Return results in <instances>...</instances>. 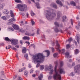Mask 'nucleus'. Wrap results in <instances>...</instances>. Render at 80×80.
Masks as SVG:
<instances>
[{
    "mask_svg": "<svg viewBox=\"0 0 80 80\" xmlns=\"http://www.w3.org/2000/svg\"><path fill=\"white\" fill-rule=\"evenodd\" d=\"M60 12L58 11V14H57V19H59L60 18Z\"/></svg>",
    "mask_w": 80,
    "mask_h": 80,
    "instance_id": "f3484780",
    "label": "nucleus"
},
{
    "mask_svg": "<svg viewBox=\"0 0 80 80\" xmlns=\"http://www.w3.org/2000/svg\"><path fill=\"white\" fill-rule=\"evenodd\" d=\"M12 49L13 50H15V51H17V48H12Z\"/></svg>",
    "mask_w": 80,
    "mask_h": 80,
    "instance_id": "09e8293b",
    "label": "nucleus"
},
{
    "mask_svg": "<svg viewBox=\"0 0 80 80\" xmlns=\"http://www.w3.org/2000/svg\"><path fill=\"white\" fill-rule=\"evenodd\" d=\"M17 8H18V9H19L20 12H23V11H24V10H27V6L25 4H19L17 5Z\"/></svg>",
    "mask_w": 80,
    "mask_h": 80,
    "instance_id": "39448f33",
    "label": "nucleus"
},
{
    "mask_svg": "<svg viewBox=\"0 0 80 80\" xmlns=\"http://www.w3.org/2000/svg\"><path fill=\"white\" fill-rule=\"evenodd\" d=\"M74 43H75V44L76 46V47H77L78 45H77V42L76 41L74 40Z\"/></svg>",
    "mask_w": 80,
    "mask_h": 80,
    "instance_id": "49530a36",
    "label": "nucleus"
},
{
    "mask_svg": "<svg viewBox=\"0 0 80 80\" xmlns=\"http://www.w3.org/2000/svg\"><path fill=\"white\" fill-rule=\"evenodd\" d=\"M45 52H47V56L48 57L50 55V51L48 50H46L44 51Z\"/></svg>",
    "mask_w": 80,
    "mask_h": 80,
    "instance_id": "a878e982",
    "label": "nucleus"
},
{
    "mask_svg": "<svg viewBox=\"0 0 80 80\" xmlns=\"http://www.w3.org/2000/svg\"><path fill=\"white\" fill-rule=\"evenodd\" d=\"M26 69V68H25L24 67L22 68L21 69H20L19 70V72H23V70H25Z\"/></svg>",
    "mask_w": 80,
    "mask_h": 80,
    "instance_id": "b1692460",
    "label": "nucleus"
},
{
    "mask_svg": "<svg viewBox=\"0 0 80 80\" xmlns=\"http://www.w3.org/2000/svg\"><path fill=\"white\" fill-rule=\"evenodd\" d=\"M18 80H23V79L20 77H18Z\"/></svg>",
    "mask_w": 80,
    "mask_h": 80,
    "instance_id": "c03bdc74",
    "label": "nucleus"
},
{
    "mask_svg": "<svg viewBox=\"0 0 80 80\" xmlns=\"http://www.w3.org/2000/svg\"><path fill=\"white\" fill-rule=\"evenodd\" d=\"M6 16L8 18H10V16L9 15H8V14H7L6 15Z\"/></svg>",
    "mask_w": 80,
    "mask_h": 80,
    "instance_id": "13d9d810",
    "label": "nucleus"
},
{
    "mask_svg": "<svg viewBox=\"0 0 80 80\" xmlns=\"http://www.w3.org/2000/svg\"><path fill=\"white\" fill-rule=\"evenodd\" d=\"M72 66H74L75 65V63L73 62L72 64Z\"/></svg>",
    "mask_w": 80,
    "mask_h": 80,
    "instance_id": "774afa93",
    "label": "nucleus"
},
{
    "mask_svg": "<svg viewBox=\"0 0 80 80\" xmlns=\"http://www.w3.org/2000/svg\"><path fill=\"white\" fill-rule=\"evenodd\" d=\"M25 35H27L28 36H30V33L29 32H27L25 33Z\"/></svg>",
    "mask_w": 80,
    "mask_h": 80,
    "instance_id": "4c0bfd02",
    "label": "nucleus"
},
{
    "mask_svg": "<svg viewBox=\"0 0 80 80\" xmlns=\"http://www.w3.org/2000/svg\"><path fill=\"white\" fill-rule=\"evenodd\" d=\"M39 66H40V64L39 63H38L37 65L36 66V67L37 68H38V67H39Z\"/></svg>",
    "mask_w": 80,
    "mask_h": 80,
    "instance_id": "6e6d98bb",
    "label": "nucleus"
},
{
    "mask_svg": "<svg viewBox=\"0 0 80 80\" xmlns=\"http://www.w3.org/2000/svg\"><path fill=\"white\" fill-rule=\"evenodd\" d=\"M34 35H35V33H33L32 34H30V36H34Z\"/></svg>",
    "mask_w": 80,
    "mask_h": 80,
    "instance_id": "603ef678",
    "label": "nucleus"
},
{
    "mask_svg": "<svg viewBox=\"0 0 80 80\" xmlns=\"http://www.w3.org/2000/svg\"><path fill=\"white\" fill-rule=\"evenodd\" d=\"M15 2H17V3H20L21 1L20 0H16Z\"/></svg>",
    "mask_w": 80,
    "mask_h": 80,
    "instance_id": "79ce46f5",
    "label": "nucleus"
},
{
    "mask_svg": "<svg viewBox=\"0 0 80 80\" xmlns=\"http://www.w3.org/2000/svg\"><path fill=\"white\" fill-rule=\"evenodd\" d=\"M56 3L58 4L59 5H60L61 6H63V4L62 3V2L61 1H59V0H57L56 1Z\"/></svg>",
    "mask_w": 80,
    "mask_h": 80,
    "instance_id": "dca6fc26",
    "label": "nucleus"
},
{
    "mask_svg": "<svg viewBox=\"0 0 80 80\" xmlns=\"http://www.w3.org/2000/svg\"><path fill=\"white\" fill-rule=\"evenodd\" d=\"M51 48L52 50V52H54V51H55V49H54V48Z\"/></svg>",
    "mask_w": 80,
    "mask_h": 80,
    "instance_id": "de8ad7c7",
    "label": "nucleus"
},
{
    "mask_svg": "<svg viewBox=\"0 0 80 80\" xmlns=\"http://www.w3.org/2000/svg\"><path fill=\"white\" fill-rule=\"evenodd\" d=\"M2 18L4 20H7V18H6V17H5V16H2Z\"/></svg>",
    "mask_w": 80,
    "mask_h": 80,
    "instance_id": "f704fd0d",
    "label": "nucleus"
},
{
    "mask_svg": "<svg viewBox=\"0 0 80 80\" xmlns=\"http://www.w3.org/2000/svg\"><path fill=\"white\" fill-rule=\"evenodd\" d=\"M32 59L34 62H42L45 59V57L43 55V54L39 53L33 56Z\"/></svg>",
    "mask_w": 80,
    "mask_h": 80,
    "instance_id": "7ed1b4c3",
    "label": "nucleus"
},
{
    "mask_svg": "<svg viewBox=\"0 0 80 80\" xmlns=\"http://www.w3.org/2000/svg\"><path fill=\"white\" fill-rule=\"evenodd\" d=\"M45 13L46 14V18L48 20H52L54 17H55L57 14L56 12L53 9L50 10L49 12L46 11Z\"/></svg>",
    "mask_w": 80,
    "mask_h": 80,
    "instance_id": "f03ea898",
    "label": "nucleus"
},
{
    "mask_svg": "<svg viewBox=\"0 0 80 80\" xmlns=\"http://www.w3.org/2000/svg\"><path fill=\"white\" fill-rule=\"evenodd\" d=\"M70 47V44H68L66 45V48H67V49H68V48H69Z\"/></svg>",
    "mask_w": 80,
    "mask_h": 80,
    "instance_id": "72a5a7b5",
    "label": "nucleus"
},
{
    "mask_svg": "<svg viewBox=\"0 0 80 80\" xmlns=\"http://www.w3.org/2000/svg\"><path fill=\"white\" fill-rule=\"evenodd\" d=\"M27 52V48H23L22 50V52L23 53H25L26 52Z\"/></svg>",
    "mask_w": 80,
    "mask_h": 80,
    "instance_id": "6ab92c4d",
    "label": "nucleus"
},
{
    "mask_svg": "<svg viewBox=\"0 0 80 80\" xmlns=\"http://www.w3.org/2000/svg\"><path fill=\"white\" fill-rule=\"evenodd\" d=\"M79 52H80V51H79L78 49H76L75 50V54H78V53Z\"/></svg>",
    "mask_w": 80,
    "mask_h": 80,
    "instance_id": "393cba45",
    "label": "nucleus"
},
{
    "mask_svg": "<svg viewBox=\"0 0 80 80\" xmlns=\"http://www.w3.org/2000/svg\"><path fill=\"white\" fill-rule=\"evenodd\" d=\"M42 78H43V74H40L38 76L39 80H42Z\"/></svg>",
    "mask_w": 80,
    "mask_h": 80,
    "instance_id": "412c9836",
    "label": "nucleus"
},
{
    "mask_svg": "<svg viewBox=\"0 0 80 80\" xmlns=\"http://www.w3.org/2000/svg\"><path fill=\"white\" fill-rule=\"evenodd\" d=\"M32 25H35V22L33 21V20L32 19L31 20Z\"/></svg>",
    "mask_w": 80,
    "mask_h": 80,
    "instance_id": "c9c22d12",
    "label": "nucleus"
},
{
    "mask_svg": "<svg viewBox=\"0 0 80 80\" xmlns=\"http://www.w3.org/2000/svg\"><path fill=\"white\" fill-rule=\"evenodd\" d=\"M20 24L21 26H22V25H23V21H21L20 22Z\"/></svg>",
    "mask_w": 80,
    "mask_h": 80,
    "instance_id": "ea45409f",
    "label": "nucleus"
},
{
    "mask_svg": "<svg viewBox=\"0 0 80 80\" xmlns=\"http://www.w3.org/2000/svg\"><path fill=\"white\" fill-rule=\"evenodd\" d=\"M51 7H53L54 8H57V6L54 3H52L51 5H50Z\"/></svg>",
    "mask_w": 80,
    "mask_h": 80,
    "instance_id": "f8f14e48",
    "label": "nucleus"
},
{
    "mask_svg": "<svg viewBox=\"0 0 80 80\" xmlns=\"http://www.w3.org/2000/svg\"><path fill=\"white\" fill-rule=\"evenodd\" d=\"M40 70H43L44 69V65H42L40 67Z\"/></svg>",
    "mask_w": 80,
    "mask_h": 80,
    "instance_id": "cd10ccee",
    "label": "nucleus"
},
{
    "mask_svg": "<svg viewBox=\"0 0 80 80\" xmlns=\"http://www.w3.org/2000/svg\"><path fill=\"white\" fill-rule=\"evenodd\" d=\"M2 7H4L5 6V4H2L1 5Z\"/></svg>",
    "mask_w": 80,
    "mask_h": 80,
    "instance_id": "680f3d73",
    "label": "nucleus"
},
{
    "mask_svg": "<svg viewBox=\"0 0 80 80\" xmlns=\"http://www.w3.org/2000/svg\"><path fill=\"white\" fill-rule=\"evenodd\" d=\"M70 3V4H71L72 5H73V6H76V4H75V3L73 1H71Z\"/></svg>",
    "mask_w": 80,
    "mask_h": 80,
    "instance_id": "aec40b11",
    "label": "nucleus"
},
{
    "mask_svg": "<svg viewBox=\"0 0 80 80\" xmlns=\"http://www.w3.org/2000/svg\"><path fill=\"white\" fill-rule=\"evenodd\" d=\"M29 68H31L32 67V66H31V65L30 64H29Z\"/></svg>",
    "mask_w": 80,
    "mask_h": 80,
    "instance_id": "69168bd1",
    "label": "nucleus"
},
{
    "mask_svg": "<svg viewBox=\"0 0 80 80\" xmlns=\"http://www.w3.org/2000/svg\"><path fill=\"white\" fill-rule=\"evenodd\" d=\"M17 75H15V76H14V77H13V78L14 79H15V78H17Z\"/></svg>",
    "mask_w": 80,
    "mask_h": 80,
    "instance_id": "bf43d9fd",
    "label": "nucleus"
},
{
    "mask_svg": "<svg viewBox=\"0 0 80 80\" xmlns=\"http://www.w3.org/2000/svg\"><path fill=\"white\" fill-rule=\"evenodd\" d=\"M28 71H25L24 72V75L26 77H27L28 76Z\"/></svg>",
    "mask_w": 80,
    "mask_h": 80,
    "instance_id": "c756f323",
    "label": "nucleus"
},
{
    "mask_svg": "<svg viewBox=\"0 0 80 80\" xmlns=\"http://www.w3.org/2000/svg\"><path fill=\"white\" fill-rule=\"evenodd\" d=\"M66 18H67V17L66 16H63L62 18L63 22H65V19H66Z\"/></svg>",
    "mask_w": 80,
    "mask_h": 80,
    "instance_id": "7c9ffc66",
    "label": "nucleus"
},
{
    "mask_svg": "<svg viewBox=\"0 0 80 80\" xmlns=\"http://www.w3.org/2000/svg\"><path fill=\"white\" fill-rule=\"evenodd\" d=\"M11 17H12V18H14V15H13V13L11 14Z\"/></svg>",
    "mask_w": 80,
    "mask_h": 80,
    "instance_id": "3c124183",
    "label": "nucleus"
},
{
    "mask_svg": "<svg viewBox=\"0 0 80 80\" xmlns=\"http://www.w3.org/2000/svg\"><path fill=\"white\" fill-rule=\"evenodd\" d=\"M14 21H15V19L14 18H11L8 20V24H10V23H12V22H14Z\"/></svg>",
    "mask_w": 80,
    "mask_h": 80,
    "instance_id": "ddd939ff",
    "label": "nucleus"
},
{
    "mask_svg": "<svg viewBox=\"0 0 80 80\" xmlns=\"http://www.w3.org/2000/svg\"><path fill=\"white\" fill-rule=\"evenodd\" d=\"M78 23L79 25H77L76 27V29H79V27H80V22H78Z\"/></svg>",
    "mask_w": 80,
    "mask_h": 80,
    "instance_id": "bb28decb",
    "label": "nucleus"
},
{
    "mask_svg": "<svg viewBox=\"0 0 80 80\" xmlns=\"http://www.w3.org/2000/svg\"><path fill=\"white\" fill-rule=\"evenodd\" d=\"M63 65V62L61 61L60 62V66L61 67H62Z\"/></svg>",
    "mask_w": 80,
    "mask_h": 80,
    "instance_id": "a19ab883",
    "label": "nucleus"
},
{
    "mask_svg": "<svg viewBox=\"0 0 80 80\" xmlns=\"http://www.w3.org/2000/svg\"><path fill=\"white\" fill-rule=\"evenodd\" d=\"M80 68V65H76L74 67V71L76 73H78L80 71L79 69Z\"/></svg>",
    "mask_w": 80,
    "mask_h": 80,
    "instance_id": "6e6552de",
    "label": "nucleus"
},
{
    "mask_svg": "<svg viewBox=\"0 0 80 80\" xmlns=\"http://www.w3.org/2000/svg\"><path fill=\"white\" fill-rule=\"evenodd\" d=\"M20 42L21 44V45H23V41L20 40Z\"/></svg>",
    "mask_w": 80,
    "mask_h": 80,
    "instance_id": "864d4df0",
    "label": "nucleus"
},
{
    "mask_svg": "<svg viewBox=\"0 0 80 80\" xmlns=\"http://www.w3.org/2000/svg\"><path fill=\"white\" fill-rule=\"evenodd\" d=\"M13 27L14 29H15L16 30H18V29H19V27L18 26V25H14V26H13Z\"/></svg>",
    "mask_w": 80,
    "mask_h": 80,
    "instance_id": "4468645a",
    "label": "nucleus"
},
{
    "mask_svg": "<svg viewBox=\"0 0 80 80\" xmlns=\"http://www.w3.org/2000/svg\"><path fill=\"white\" fill-rule=\"evenodd\" d=\"M73 40V39H72V38H69V39H68V41L69 42V43H70Z\"/></svg>",
    "mask_w": 80,
    "mask_h": 80,
    "instance_id": "473e14b6",
    "label": "nucleus"
},
{
    "mask_svg": "<svg viewBox=\"0 0 80 80\" xmlns=\"http://www.w3.org/2000/svg\"><path fill=\"white\" fill-rule=\"evenodd\" d=\"M5 40H6V41H7L8 42H11L12 45H15V47L17 48H19V46L18 45V41L15 39H10L8 37H6L5 38Z\"/></svg>",
    "mask_w": 80,
    "mask_h": 80,
    "instance_id": "20e7f679",
    "label": "nucleus"
},
{
    "mask_svg": "<svg viewBox=\"0 0 80 80\" xmlns=\"http://www.w3.org/2000/svg\"><path fill=\"white\" fill-rule=\"evenodd\" d=\"M56 48L57 49L59 53H62L63 54H65V50L64 49H62V50H60V49H59V48H60V44H59L58 43V41L56 40Z\"/></svg>",
    "mask_w": 80,
    "mask_h": 80,
    "instance_id": "423d86ee",
    "label": "nucleus"
},
{
    "mask_svg": "<svg viewBox=\"0 0 80 80\" xmlns=\"http://www.w3.org/2000/svg\"><path fill=\"white\" fill-rule=\"evenodd\" d=\"M3 13L5 14H8V13H9V12H8V10L5 9L3 11Z\"/></svg>",
    "mask_w": 80,
    "mask_h": 80,
    "instance_id": "a211bd4d",
    "label": "nucleus"
},
{
    "mask_svg": "<svg viewBox=\"0 0 80 80\" xmlns=\"http://www.w3.org/2000/svg\"><path fill=\"white\" fill-rule=\"evenodd\" d=\"M39 32H40V30H38L37 31V35H39Z\"/></svg>",
    "mask_w": 80,
    "mask_h": 80,
    "instance_id": "8fccbe9b",
    "label": "nucleus"
},
{
    "mask_svg": "<svg viewBox=\"0 0 80 80\" xmlns=\"http://www.w3.org/2000/svg\"><path fill=\"white\" fill-rule=\"evenodd\" d=\"M54 24L56 26V27L54 28L55 31L56 32H58L59 31L60 32H61V33H63V31H62V30H61L59 31L58 29V28H57L59 27V24L57 22H54Z\"/></svg>",
    "mask_w": 80,
    "mask_h": 80,
    "instance_id": "0eeeda50",
    "label": "nucleus"
},
{
    "mask_svg": "<svg viewBox=\"0 0 80 80\" xmlns=\"http://www.w3.org/2000/svg\"><path fill=\"white\" fill-rule=\"evenodd\" d=\"M22 39H23L24 40H30V37L28 36H24L22 38Z\"/></svg>",
    "mask_w": 80,
    "mask_h": 80,
    "instance_id": "2eb2a0df",
    "label": "nucleus"
},
{
    "mask_svg": "<svg viewBox=\"0 0 80 80\" xmlns=\"http://www.w3.org/2000/svg\"><path fill=\"white\" fill-rule=\"evenodd\" d=\"M10 14H13V11H10Z\"/></svg>",
    "mask_w": 80,
    "mask_h": 80,
    "instance_id": "e2e57ef3",
    "label": "nucleus"
},
{
    "mask_svg": "<svg viewBox=\"0 0 80 80\" xmlns=\"http://www.w3.org/2000/svg\"><path fill=\"white\" fill-rule=\"evenodd\" d=\"M1 74H2V75H4V72L3 71H2L1 72Z\"/></svg>",
    "mask_w": 80,
    "mask_h": 80,
    "instance_id": "4d7b16f0",
    "label": "nucleus"
},
{
    "mask_svg": "<svg viewBox=\"0 0 80 80\" xmlns=\"http://www.w3.org/2000/svg\"><path fill=\"white\" fill-rule=\"evenodd\" d=\"M71 76H72V77L73 76H74V75H75V72H72L71 73Z\"/></svg>",
    "mask_w": 80,
    "mask_h": 80,
    "instance_id": "37998d69",
    "label": "nucleus"
},
{
    "mask_svg": "<svg viewBox=\"0 0 80 80\" xmlns=\"http://www.w3.org/2000/svg\"><path fill=\"white\" fill-rule=\"evenodd\" d=\"M24 58H26V59H27V60H28V54H27L24 55Z\"/></svg>",
    "mask_w": 80,
    "mask_h": 80,
    "instance_id": "c85d7f7f",
    "label": "nucleus"
},
{
    "mask_svg": "<svg viewBox=\"0 0 80 80\" xmlns=\"http://www.w3.org/2000/svg\"><path fill=\"white\" fill-rule=\"evenodd\" d=\"M57 55H58V53H55L53 55L54 57H57Z\"/></svg>",
    "mask_w": 80,
    "mask_h": 80,
    "instance_id": "58836bf2",
    "label": "nucleus"
},
{
    "mask_svg": "<svg viewBox=\"0 0 80 80\" xmlns=\"http://www.w3.org/2000/svg\"><path fill=\"white\" fill-rule=\"evenodd\" d=\"M36 4L37 5V8H40V5L39 3H36Z\"/></svg>",
    "mask_w": 80,
    "mask_h": 80,
    "instance_id": "2f4dec72",
    "label": "nucleus"
},
{
    "mask_svg": "<svg viewBox=\"0 0 80 80\" xmlns=\"http://www.w3.org/2000/svg\"><path fill=\"white\" fill-rule=\"evenodd\" d=\"M19 32H22V33H24L25 32V30H23V29L22 28H21L19 29Z\"/></svg>",
    "mask_w": 80,
    "mask_h": 80,
    "instance_id": "4be33fe9",
    "label": "nucleus"
},
{
    "mask_svg": "<svg viewBox=\"0 0 80 80\" xmlns=\"http://www.w3.org/2000/svg\"><path fill=\"white\" fill-rule=\"evenodd\" d=\"M31 16H34V15H35V13H34L33 11H31Z\"/></svg>",
    "mask_w": 80,
    "mask_h": 80,
    "instance_id": "e433bc0d",
    "label": "nucleus"
},
{
    "mask_svg": "<svg viewBox=\"0 0 80 80\" xmlns=\"http://www.w3.org/2000/svg\"><path fill=\"white\" fill-rule=\"evenodd\" d=\"M25 43H28V45H30V42H27L26 41L25 42Z\"/></svg>",
    "mask_w": 80,
    "mask_h": 80,
    "instance_id": "5fc2aeb1",
    "label": "nucleus"
},
{
    "mask_svg": "<svg viewBox=\"0 0 80 80\" xmlns=\"http://www.w3.org/2000/svg\"><path fill=\"white\" fill-rule=\"evenodd\" d=\"M33 70H31L30 71V73H33Z\"/></svg>",
    "mask_w": 80,
    "mask_h": 80,
    "instance_id": "052dcab7",
    "label": "nucleus"
},
{
    "mask_svg": "<svg viewBox=\"0 0 80 80\" xmlns=\"http://www.w3.org/2000/svg\"><path fill=\"white\" fill-rule=\"evenodd\" d=\"M52 78V76H49V77H48V80H50V79H51V78Z\"/></svg>",
    "mask_w": 80,
    "mask_h": 80,
    "instance_id": "a18cd8bd",
    "label": "nucleus"
},
{
    "mask_svg": "<svg viewBox=\"0 0 80 80\" xmlns=\"http://www.w3.org/2000/svg\"><path fill=\"white\" fill-rule=\"evenodd\" d=\"M71 22L72 25H73V20H72V19L71 20Z\"/></svg>",
    "mask_w": 80,
    "mask_h": 80,
    "instance_id": "0e129e2a",
    "label": "nucleus"
},
{
    "mask_svg": "<svg viewBox=\"0 0 80 80\" xmlns=\"http://www.w3.org/2000/svg\"><path fill=\"white\" fill-rule=\"evenodd\" d=\"M52 68V65L50 64L49 67L48 65H46L45 67V70H51Z\"/></svg>",
    "mask_w": 80,
    "mask_h": 80,
    "instance_id": "1a4fd4ad",
    "label": "nucleus"
},
{
    "mask_svg": "<svg viewBox=\"0 0 80 80\" xmlns=\"http://www.w3.org/2000/svg\"><path fill=\"white\" fill-rule=\"evenodd\" d=\"M26 16H27V17H28V13H26Z\"/></svg>",
    "mask_w": 80,
    "mask_h": 80,
    "instance_id": "338daca9",
    "label": "nucleus"
},
{
    "mask_svg": "<svg viewBox=\"0 0 80 80\" xmlns=\"http://www.w3.org/2000/svg\"><path fill=\"white\" fill-rule=\"evenodd\" d=\"M50 70V72L49 73V75H52L53 74V70L51 69Z\"/></svg>",
    "mask_w": 80,
    "mask_h": 80,
    "instance_id": "5701e85b",
    "label": "nucleus"
},
{
    "mask_svg": "<svg viewBox=\"0 0 80 80\" xmlns=\"http://www.w3.org/2000/svg\"><path fill=\"white\" fill-rule=\"evenodd\" d=\"M55 64V67L54 68V71H55V74L53 76V78L55 80V79H58L59 80H61V76L60 74H62L63 73L65 74V72L64 71L63 69L60 68L59 69L57 70V65L58 63L57 62H54ZM60 73V74L58 73Z\"/></svg>",
    "mask_w": 80,
    "mask_h": 80,
    "instance_id": "f257e3e1",
    "label": "nucleus"
},
{
    "mask_svg": "<svg viewBox=\"0 0 80 80\" xmlns=\"http://www.w3.org/2000/svg\"><path fill=\"white\" fill-rule=\"evenodd\" d=\"M66 58H72V56H70V54L68 52H66L65 54Z\"/></svg>",
    "mask_w": 80,
    "mask_h": 80,
    "instance_id": "9d476101",
    "label": "nucleus"
},
{
    "mask_svg": "<svg viewBox=\"0 0 80 80\" xmlns=\"http://www.w3.org/2000/svg\"><path fill=\"white\" fill-rule=\"evenodd\" d=\"M76 38L77 42L78 43H79V42H80V36L79 35H76Z\"/></svg>",
    "mask_w": 80,
    "mask_h": 80,
    "instance_id": "9b49d317",
    "label": "nucleus"
}]
</instances>
